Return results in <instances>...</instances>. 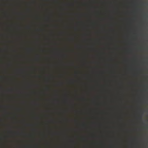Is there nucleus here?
Instances as JSON below:
<instances>
[{
  "label": "nucleus",
  "mask_w": 148,
  "mask_h": 148,
  "mask_svg": "<svg viewBox=\"0 0 148 148\" xmlns=\"http://www.w3.org/2000/svg\"><path fill=\"white\" fill-rule=\"evenodd\" d=\"M140 119H141V116L140 117Z\"/></svg>",
  "instance_id": "obj_1"
},
{
  "label": "nucleus",
  "mask_w": 148,
  "mask_h": 148,
  "mask_svg": "<svg viewBox=\"0 0 148 148\" xmlns=\"http://www.w3.org/2000/svg\"><path fill=\"white\" fill-rule=\"evenodd\" d=\"M145 127H147V125L145 126Z\"/></svg>",
  "instance_id": "obj_2"
}]
</instances>
